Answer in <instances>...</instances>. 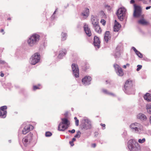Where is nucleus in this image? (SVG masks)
<instances>
[{"instance_id": "27", "label": "nucleus", "mask_w": 151, "mask_h": 151, "mask_svg": "<svg viewBox=\"0 0 151 151\" xmlns=\"http://www.w3.org/2000/svg\"><path fill=\"white\" fill-rule=\"evenodd\" d=\"M92 24L93 25V27L99 25V22L97 19L96 18H93L92 19Z\"/></svg>"}, {"instance_id": "19", "label": "nucleus", "mask_w": 151, "mask_h": 151, "mask_svg": "<svg viewBox=\"0 0 151 151\" xmlns=\"http://www.w3.org/2000/svg\"><path fill=\"white\" fill-rule=\"evenodd\" d=\"M68 126L66 125L65 124H62L61 123H60L58 127V129L60 131H64L68 127Z\"/></svg>"}, {"instance_id": "4", "label": "nucleus", "mask_w": 151, "mask_h": 151, "mask_svg": "<svg viewBox=\"0 0 151 151\" xmlns=\"http://www.w3.org/2000/svg\"><path fill=\"white\" fill-rule=\"evenodd\" d=\"M40 58V54L38 53H36L30 58V63L31 64L35 65L39 61Z\"/></svg>"}, {"instance_id": "22", "label": "nucleus", "mask_w": 151, "mask_h": 151, "mask_svg": "<svg viewBox=\"0 0 151 151\" xmlns=\"http://www.w3.org/2000/svg\"><path fill=\"white\" fill-rule=\"evenodd\" d=\"M67 51L65 49H63L60 51L59 54L58 55V57L59 58H61L63 56L66 54Z\"/></svg>"}, {"instance_id": "26", "label": "nucleus", "mask_w": 151, "mask_h": 151, "mask_svg": "<svg viewBox=\"0 0 151 151\" xmlns=\"http://www.w3.org/2000/svg\"><path fill=\"white\" fill-rule=\"evenodd\" d=\"M96 32L100 34L102 32V30L101 28L99 25H98L93 27Z\"/></svg>"}, {"instance_id": "50", "label": "nucleus", "mask_w": 151, "mask_h": 151, "mask_svg": "<svg viewBox=\"0 0 151 151\" xmlns=\"http://www.w3.org/2000/svg\"><path fill=\"white\" fill-rule=\"evenodd\" d=\"M4 63V62L3 61H2L1 60H0V63Z\"/></svg>"}, {"instance_id": "12", "label": "nucleus", "mask_w": 151, "mask_h": 151, "mask_svg": "<svg viewBox=\"0 0 151 151\" xmlns=\"http://www.w3.org/2000/svg\"><path fill=\"white\" fill-rule=\"evenodd\" d=\"M34 127L31 125L29 124L25 126L23 129L22 133L24 134H25L29 132L31 130L33 129Z\"/></svg>"}, {"instance_id": "24", "label": "nucleus", "mask_w": 151, "mask_h": 151, "mask_svg": "<svg viewBox=\"0 0 151 151\" xmlns=\"http://www.w3.org/2000/svg\"><path fill=\"white\" fill-rule=\"evenodd\" d=\"M62 122L61 123L62 124H65L66 125H68L69 127L70 124V122L66 118L62 119Z\"/></svg>"}, {"instance_id": "56", "label": "nucleus", "mask_w": 151, "mask_h": 151, "mask_svg": "<svg viewBox=\"0 0 151 151\" xmlns=\"http://www.w3.org/2000/svg\"><path fill=\"white\" fill-rule=\"evenodd\" d=\"M106 7H109V8H110V6L108 5H106Z\"/></svg>"}, {"instance_id": "18", "label": "nucleus", "mask_w": 151, "mask_h": 151, "mask_svg": "<svg viewBox=\"0 0 151 151\" xmlns=\"http://www.w3.org/2000/svg\"><path fill=\"white\" fill-rule=\"evenodd\" d=\"M89 14V11L88 9L86 8L81 13V15L87 18Z\"/></svg>"}, {"instance_id": "41", "label": "nucleus", "mask_w": 151, "mask_h": 151, "mask_svg": "<svg viewBox=\"0 0 151 151\" xmlns=\"http://www.w3.org/2000/svg\"><path fill=\"white\" fill-rule=\"evenodd\" d=\"M132 49L134 50V51L136 53L137 52H138V51L137 50H136L135 48L134 47H132Z\"/></svg>"}, {"instance_id": "2", "label": "nucleus", "mask_w": 151, "mask_h": 151, "mask_svg": "<svg viewBox=\"0 0 151 151\" xmlns=\"http://www.w3.org/2000/svg\"><path fill=\"white\" fill-rule=\"evenodd\" d=\"M40 36L39 35L35 34L32 35L27 40V43L29 45L32 46L39 41Z\"/></svg>"}, {"instance_id": "29", "label": "nucleus", "mask_w": 151, "mask_h": 151, "mask_svg": "<svg viewBox=\"0 0 151 151\" xmlns=\"http://www.w3.org/2000/svg\"><path fill=\"white\" fill-rule=\"evenodd\" d=\"M61 35L62 36V40L64 41L66 39L67 34L64 32H62L61 33Z\"/></svg>"}, {"instance_id": "15", "label": "nucleus", "mask_w": 151, "mask_h": 151, "mask_svg": "<svg viewBox=\"0 0 151 151\" xmlns=\"http://www.w3.org/2000/svg\"><path fill=\"white\" fill-rule=\"evenodd\" d=\"M101 42L98 37L95 36L94 38L93 44L95 46H96L98 48L100 47Z\"/></svg>"}, {"instance_id": "31", "label": "nucleus", "mask_w": 151, "mask_h": 151, "mask_svg": "<svg viewBox=\"0 0 151 151\" xmlns=\"http://www.w3.org/2000/svg\"><path fill=\"white\" fill-rule=\"evenodd\" d=\"M81 134V133L79 131H78V132H77V133L75 135L74 137H76V138L80 137V136Z\"/></svg>"}, {"instance_id": "44", "label": "nucleus", "mask_w": 151, "mask_h": 151, "mask_svg": "<svg viewBox=\"0 0 151 151\" xmlns=\"http://www.w3.org/2000/svg\"><path fill=\"white\" fill-rule=\"evenodd\" d=\"M73 142L72 141H70L69 142V143L71 146H73L74 145Z\"/></svg>"}, {"instance_id": "45", "label": "nucleus", "mask_w": 151, "mask_h": 151, "mask_svg": "<svg viewBox=\"0 0 151 151\" xmlns=\"http://www.w3.org/2000/svg\"><path fill=\"white\" fill-rule=\"evenodd\" d=\"M0 76L1 77H3L4 76V74L2 73V72H1Z\"/></svg>"}, {"instance_id": "37", "label": "nucleus", "mask_w": 151, "mask_h": 151, "mask_svg": "<svg viewBox=\"0 0 151 151\" xmlns=\"http://www.w3.org/2000/svg\"><path fill=\"white\" fill-rule=\"evenodd\" d=\"M145 141V138H143L141 139H139L138 140V142L139 143H142L144 142Z\"/></svg>"}, {"instance_id": "47", "label": "nucleus", "mask_w": 151, "mask_h": 151, "mask_svg": "<svg viewBox=\"0 0 151 151\" xmlns=\"http://www.w3.org/2000/svg\"><path fill=\"white\" fill-rule=\"evenodd\" d=\"M92 147H95L96 146V144L95 143L93 144L92 145Z\"/></svg>"}, {"instance_id": "16", "label": "nucleus", "mask_w": 151, "mask_h": 151, "mask_svg": "<svg viewBox=\"0 0 151 151\" xmlns=\"http://www.w3.org/2000/svg\"><path fill=\"white\" fill-rule=\"evenodd\" d=\"M111 38V35L109 31H106L105 33L104 36V39L105 42H108L109 40Z\"/></svg>"}, {"instance_id": "1", "label": "nucleus", "mask_w": 151, "mask_h": 151, "mask_svg": "<svg viewBox=\"0 0 151 151\" xmlns=\"http://www.w3.org/2000/svg\"><path fill=\"white\" fill-rule=\"evenodd\" d=\"M128 147L130 151H140V147L134 139H131L128 142Z\"/></svg>"}, {"instance_id": "36", "label": "nucleus", "mask_w": 151, "mask_h": 151, "mask_svg": "<svg viewBox=\"0 0 151 151\" xmlns=\"http://www.w3.org/2000/svg\"><path fill=\"white\" fill-rule=\"evenodd\" d=\"M100 23L104 25L105 26L106 24V21L104 20V19H101L100 21Z\"/></svg>"}, {"instance_id": "46", "label": "nucleus", "mask_w": 151, "mask_h": 151, "mask_svg": "<svg viewBox=\"0 0 151 151\" xmlns=\"http://www.w3.org/2000/svg\"><path fill=\"white\" fill-rule=\"evenodd\" d=\"M135 2V1L134 0H131L130 2L131 4H134Z\"/></svg>"}, {"instance_id": "9", "label": "nucleus", "mask_w": 151, "mask_h": 151, "mask_svg": "<svg viewBox=\"0 0 151 151\" xmlns=\"http://www.w3.org/2000/svg\"><path fill=\"white\" fill-rule=\"evenodd\" d=\"M114 67L115 70L117 71L116 73L118 75L120 76H122L124 75L123 70L119 65L114 64Z\"/></svg>"}, {"instance_id": "20", "label": "nucleus", "mask_w": 151, "mask_h": 151, "mask_svg": "<svg viewBox=\"0 0 151 151\" xmlns=\"http://www.w3.org/2000/svg\"><path fill=\"white\" fill-rule=\"evenodd\" d=\"M138 23L140 24L144 25H147L149 24V22L144 19H142L138 21Z\"/></svg>"}, {"instance_id": "40", "label": "nucleus", "mask_w": 151, "mask_h": 151, "mask_svg": "<svg viewBox=\"0 0 151 151\" xmlns=\"http://www.w3.org/2000/svg\"><path fill=\"white\" fill-rule=\"evenodd\" d=\"M68 132H69L71 133H74L75 132V131L74 129H73L72 130H69Z\"/></svg>"}, {"instance_id": "8", "label": "nucleus", "mask_w": 151, "mask_h": 151, "mask_svg": "<svg viewBox=\"0 0 151 151\" xmlns=\"http://www.w3.org/2000/svg\"><path fill=\"white\" fill-rule=\"evenodd\" d=\"M73 73L76 78L79 77V70L78 66L75 64H73L71 66Z\"/></svg>"}, {"instance_id": "53", "label": "nucleus", "mask_w": 151, "mask_h": 151, "mask_svg": "<svg viewBox=\"0 0 151 151\" xmlns=\"http://www.w3.org/2000/svg\"><path fill=\"white\" fill-rule=\"evenodd\" d=\"M76 139L75 138H73V139H72V141H73V142L74 141H76Z\"/></svg>"}, {"instance_id": "14", "label": "nucleus", "mask_w": 151, "mask_h": 151, "mask_svg": "<svg viewBox=\"0 0 151 151\" xmlns=\"http://www.w3.org/2000/svg\"><path fill=\"white\" fill-rule=\"evenodd\" d=\"M83 27L84 30L87 35L88 37L91 36V35L92 34L90 29L88 27V25L85 24Z\"/></svg>"}, {"instance_id": "11", "label": "nucleus", "mask_w": 151, "mask_h": 151, "mask_svg": "<svg viewBox=\"0 0 151 151\" xmlns=\"http://www.w3.org/2000/svg\"><path fill=\"white\" fill-rule=\"evenodd\" d=\"M92 78L89 76H86L82 80V82L83 84L85 85L90 84Z\"/></svg>"}, {"instance_id": "10", "label": "nucleus", "mask_w": 151, "mask_h": 151, "mask_svg": "<svg viewBox=\"0 0 151 151\" xmlns=\"http://www.w3.org/2000/svg\"><path fill=\"white\" fill-rule=\"evenodd\" d=\"M7 107L6 106H4L0 107V117L1 116L2 118H5L6 117L7 114Z\"/></svg>"}, {"instance_id": "48", "label": "nucleus", "mask_w": 151, "mask_h": 151, "mask_svg": "<svg viewBox=\"0 0 151 151\" xmlns=\"http://www.w3.org/2000/svg\"><path fill=\"white\" fill-rule=\"evenodd\" d=\"M1 32H3V34H4V30L3 29H2L1 30V31H0Z\"/></svg>"}, {"instance_id": "55", "label": "nucleus", "mask_w": 151, "mask_h": 151, "mask_svg": "<svg viewBox=\"0 0 151 151\" xmlns=\"http://www.w3.org/2000/svg\"><path fill=\"white\" fill-rule=\"evenodd\" d=\"M126 65L127 66L129 67L130 65V64L129 63H127L126 64Z\"/></svg>"}, {"instance_id": "25", "label": "nucleus", "mask_w": 151, "mask_h": 151, "mask_svg": "<svg viewBox=\"0 0 151 151\" xmlns=\"http://www.w3.org/2000/svg\"><path fill=\"white\" fill-rule=\"evenodd\" d=\"M80 127L82 129H87L89 128V126L88 123H83L80 125Z\"/></svg>"}, {"instance_id": "32", "label": "nucleus", "mask_w": 151, "mask_h": 151, "mask_svg": "<svg viewBox=\"0 0 151 151\" xmlns=\"http://www.w3.org/2000/svg\"><path fill=\"white\" fill-rule=\"evenodd\" d=\"M74 119L75 120V124L76 126H78L79 125V120L77 119L76 117H74Z\"/></svg>"}, {"instance_id": "13", "label": "nucleus", "mask_w": 151, "mask_h": 151, "mask_svg": "<svg viewBox=\"0 0 151 151\" xmlns=\"http://www.w3.org/2000/svg\"><path fill=\"white\" fill-rule=\"evenodd\" d=\"M134 85L133 81L130 79H128L127 80L124 85V88L127 90L128 88L132 87Z\"/></svg>"}, {"instance_id": "7", "label": "nucleus", "mask_w": 151, "mask_h": 151, "mask_svg": "<svg viewBox=\"0 0 151 151\" xmlns=\"http://www.w3.org/2000/svg\"><path fill=\"white\" fill-rule=\"evenodd\" d=\"M125 12V9L122 8H119L117 11L116 14L118 17L121 21L123 20Z\"/></svg>"}, {"instance_id": "43", "label": "nucleus", "mask_w": 151, "mask_h": 151, "mask_svg": "<svg viewBox=\"0 0 151 151\" xmlns=\"http://www.w3.org/2000/svg\"><path fill=\"white\" fill-rule=\"evenodd\" d=\"M85 65H86V67H85L86 69H87L89 67V65L87 63H86Z\"/></svg>"}, {"instance_id": "3", "label": "nucleus", "mask_w": 151, "mask_h": 151, "mask_svg": "<svg viewBox=\"0 0 151 151\" xmlns=\"http://www.w3.org/2000/svg\"><path fill=\"white\" fill-rule=\"evenodd\" d=\"M130 128L134 130L135 132L140 133L142 130V126L139 124L135 123L132 124L130 125Z\"/></svg>"}, {"instance_id": "49", "label": "nucleus", "mask_w": 151, "mask_h": 151, "mask_svg": "<svg viewBox=\"0 0 151 151\" xmlns=\"http://www.w3.org/2000/svg\"><path fill=\"white\" fill-rule=\"evenodd\" d=\"M151 7V6H147V7L146 8V10H148L149 9H150Z\"/></svg>"}, {"instance_id": "21", "label": "nucleus", "mask_w": 151, "mask_h": 151, "mask_svg": "<svg viewBox=\"0 0 151 151\" xmlns=\"http://www.w3.org/2000/svg\"><path fill=\"white\" fill-rule=\"evenodd\" d=\"M144 99L147 101H151V94L147 93L144 96Z\"/></svg>"}, {"instance_id": "52", "label": "nucleus", "mask_w": 151, "mask_h": 151, "mask_svg": "<svg viewBox=\"0 0 151 151\" xmlns=\"http://www.w3.org/2000/svg\"><path fill=\"white\" fill-rule=\"evenodd\" d=\"M123 67L124 68H125V69L126 68H127V66H126V65H124L123 66Z\"/></svg>"}, {"instance_id": "38", "label": "nucleus", "mask_w": 151, "mask_h": 151, "mask_svg": "<svg viewBox=\"0 0 151 151\" xmlns=\"http://www.w3.org/2000/svg\"><path fill=\"white\" fill-rule=\"evenodd\" d=\"M142 65H138L137 66V71H139L142 68Z\"/></svg>"}, {"instance_id": "33", "label": "nucleus", "mask_w": 151, "mask_h": 151, "mask_svg": "<svg viewBox=\"0 0 151 151\" xmlns=\"http://www.w3.org/2000/svg\"><path fill=\"white\" fill-rule=\"evenodd\" d=\"M136 54L140 58H142L143 57L142 54L139 51L138 52H137Z\"/></svg>"}, {"instance_id": "28", "label": "nucleus", "mask_w": 151, "mask_h": 151, "mask_svg": "<svg viewBox=\"0 0 151 151\" xmlns=\"http://www.w3.org/2000/svg\"><path fill=\"white\" fill-rule=\"evenodd\" d=\"M146 107L147 112L149 114H151V104H147Z\"/></svg>"}, {"instance_id": "17", "label": "nucleus", "mask_w": 151, "mask_h": 151, "mask_svg": "<svg viewBox=\"0 0 151 151\" xmlns=\"http://www.w3.org/2000/svg\"><path fill=\"white\" fill-rule=\"evenodd\" d=\"M121 26V25L117 22L116 20H115L114 27V31L115 32H118Z\"/></svg>"}, {"instance_id": "5", "label": "nucleus", "mask_w": 151, "mask_h": 151, "mask_svg": "<svg viewBox=\"0 0 151 151\" xmlns=\"http://www.w3.org/2000/svg\"><path fill=\"white\" fill-rule=\"evenodd\" d=\"M134 16L135 17H139L141 15L142 13V9L141 7L134 4Z\"/></svg>"}, {"instance_id": "23", "label": "nucleus", "mask_w": 151, "mask_h": 151, "mask_svg": "<svg viewBox=\"0 0 151 151\" xmlns=\"http://www.w3.org/2000/svg\"><path fill=\"white\" fill-rule=\"evenodd\" d=\"M137 118L141 120H145L147 119L146 116L142 113L138 114L137 116Z\"/></svg>"}, {"instance_id": "35", "label": "nucleus", "mask_w": 151, "mask_h": 151, "mask_svg": "<svg viewBox=\"0 0 151 151\" xmlns=\"http://www.w3.org/2000/svg\"><path fill=\"white\" fill-rule=\"evenodd\" d=\"M40 85H39L38 86H33V89L34 91H35L37 89H40V88L39 87Z\"/></svg>"}, {"instance_id": "54", "label": "nucleus", "mask_w": 151, "mask_h": 151, "mask_svg": "<svg viewBox=\"0 0 151 151\" xmlns=\"http://www.w3.org/2000/svg\"><path fill=\"white\" fill-rule=\"evenodd\" d=\"M149 120H150V122L151 124V116L150 117Z\"/></svg>"}, {"instance_id": "58", "label": "nucleus", "mask_w": 151, "mask_h": 151, "mask_svg": "<svg viewBox=\"0 0 151 151\" xmlns=\"http://www.w3.org/2000/svg\"><path fill=\"white\" fill-rule=\"evenodd\" d=\"M101 13H102V14H104V12H103L102 11H101Z\"/></svg>"}, {"instance_id": "6", "label": "nucleus", "mask_w": 151, "mask_h": 151, "mask_svg": "<svg viewBox=\"0 0 151 151\" xmlns=\"http://www.w3.org/2000/svg\"><path fill=\"white\" fill-rule=\"evenodd\" d=\"M32 136L33 134L30 133L23 139L22 142L24 146H26L29 143L30 141L32 139Z\"/></svg>"}, {"instance_id": "57", "label": "nucleus", "mask_w": 151, "mask_h": 151, "mask_svg": "<svg viewBox=\"0 0 151 151\" xmlns=\"http://www.w3.org/2000/svg\"><path fill=\"white\" fill-rule=\"evenodd\" d=\"M11 19V18H8V19H7V20H10Z\"/></svg>"}, {"instance_id": "34", "label": "nucleus", "mask_w": 151, "mask_h": 151, "mask_svg": "<svg viewBox=\"0 0 151 151\" xmlns=\"http://www.w3.org/2000/svg\"><path fill=\"white\" fill-rule=\"evenodd\" d=\"M52 135V133L49 132H46L45 134V135L46 137H50Z\"/></svg>"}, {"instance_id": "39", "label": "nucleus", "mask_w": 151, "mask_h": 151, "mask_svg": "<svg viewBox=\"0 0 151 151\" xmlns=\"http://www.w3.org/2000/svg\"><path fill=\"white\" fill-rule=\"evenodd\" d=\"M120 55V53L119 52H117L115 55V58H118L119 56Z\"/></svg>"}, {"instance_id": "42", "label": "nucleus", "mask_w": 151, "mask_h": 151, "mask_svg": "<svg viewBox=\"0 0 151 151\" xmlns=\"http://www.w3.org/2000/svg\"><path fill=\"white\" fill-rule=\"evenodd\" d=\"M100 125L101 126L103 127H104V129H105V127L106 125L105 124H103L102 123H101L100 124Z\"/></svg>"}, {"instance_id": "30", "label": "nucleus", "mask_w": 151, "mask_h": 151, "mask_svg": "<svg viewBox=\"0 0 151 151\" xmlns=\"http://www.w3.org/2000/svg\"><path fill=\"white\" fill-rule=\"evenodd\" d=\"M102 91L103 93H105L108 94L113 96H114V94L113 93H110L108 92V91L106 89H103L102 90Z\"/></svg>"}, {"instance_id": "51", "label": "nucleus", "mask_w": 151, "mask_h": 151, "mask_svg": "<svg viewBox=\"0 0 151 151\" xmlns=\"http://www.w3.org/2000/svg\"><path fill=\"white\" fill-rule=\"evenodd\" d=\"M57 9H56L55 11L53 13V15H52V17H53L55 13H56V11H57Z\"/></svg>"}]
</instances>
